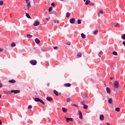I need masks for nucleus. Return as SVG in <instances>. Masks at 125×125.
Wrapping results in <instances>:
<instances>
[{"mask_svg":"<svg viewBox=\"0 0 125 125\" xmlns=\"http://www.w3.org/2000/svg\"><path fill=\"white\" fill-rule=\"evenodd\" d=\"M83 106V109H87L88 108V106L85 104H84Z\"/></svg>","mask_w":125,"mask_h":125,"instance_id":"obj_32","label":"nucleus"},{"mask_svg":"<svg viewBox=\"0 0 125 125\" xmlns=\"http://www.w3.org/2000/svg\"><path fill=\"white\" fill-rule=\"evenodd\" d=\"M77 56H78L79 57H82V53L81 52L78 53Z\"/></svg>","mask_w":125,"mask_h":125,"instance_id":"obj_30","label":"nucleus"},{"mask_svg":"<svg viewBox=\"0 0 125 125\" xmlns=\"http://www.w3.org/2000/svg\"><path fill=\"white\" fill-rule=\"evenodd\" d=\"M61 0L63 1V0Z\"/></svg>","mask_w":125,"mask_h":125,"instance_id":"obj_61","label":"nucleus"},{"mask_svg":"<svg viewBox=\"0 0 125 125\" xmlns=\"http://www.w3.org/2000/svg\"><path fill=\"white\" fill-rule=\"evenodd\" d=\"M105 86H107V85H106V83H104Z\"/></svg>","mask_w":125,"mask_h":125,"instance_id":"obj_56","label":"nucleus"},{"mask_svg":"<svg viewBox=\"0 0 125 125\" xmlns=\"http://www.w3.org/2000/svg\"><path fill=\"white\" fill-rule=\"evenodd\" d=\"M30 64H31V65L35 66V65H37V61L35 60H32L31 61H30Z\"/></svg>","mask_w":125,"mask_h":125,"instance_id":"obj_4","label":"nucleus"},{"mask_svg":"<svg viewBox=\"0 0 125 125\" xmlns=\"http://www.w3.org/2000/svg\"><path fill=\"white\" fill-rule=\"evenodd\" d=\"M6 92H7V93H8L9 94H11V93L9 91H7Z\"/></svg>","mask_w":125,"mask_h":125,"instance_id":"obj_46","label":"nucleus"},{"mask_svg":"<svg viewBox=\"0 0 125 125\" xmlns=\"http://www.w3.org/2000/svg\"><path fill=\"white\" fill-rule=\"evenodd\" d=\"M121 39L125 41V34L121 35Z\"/></svg>","mask_w":125,"mask_h":125,"instance_id":"obj_22","label":"nucleus"},{"mask_svg":"<svg viewBox=\"0 0 125 125\" xmlns=\"http://www.w3.org/2000/svg\"><path fill=\"white\" fill-rule=\"evenodd\" d=\"M62 112H63V113H67V108L62 107Z\"/></svg>","mask_w":125,"mask_h":125,"instance_id":"obj_18","label":"nucleus"},{"mask_svg":"<svg viewBox=\"0 0 125 125\" xmlns=\"http://www.w3.org/2000/svg\"><path fill=\"white\" fill-rule=\"evenodd\" d=\"M11 93H14L15 94L20 93V90H11Z\"/></svg>","mask_w":125,"mask_h":125,"instance_id":"obj_3","label":"nucleus"},{"mask_svg":"<svg viewBox=\"0 0 125 125\" xmlns=\"http://www.w3.org/2000/svg\"><path fill=\"white\" fill-rule=\"evenodd\" d=\"M114 27H116V28H120V23H116L114 25Z\"/></svg>","mask_w":125,"mask_h":125,"instance_id":"obj_21","label":"nucleus"},{"mask_svg":"<svg viewBox=\"0 0 125 125\" xmlns=\"http://www.w3.org/2000/svg\"><path fill=\"white\" fill-rule=\"evenodd\" d=\"M11 46H12V47H14L16 46V44H15L14 42H13L11 44Z\"/></svg>","mask_w":125,"mask_h":125,"instance_id":"obj_25","label":"nucleus"},{"mask_svg":"<svg viewBox=\"0 0 125 125\" xmlns=\"http://www.w3.org/2000/svg\"><path fill=\"white\" fill-rule=\"evenodd\" d=\"M48 11H49V12H51V11H52V7H49V8L48 9Z\"/></svg>","mask_w":125,"mask_h":125,"instance_id":"obj_36","label":"nucleus"},{"mask_svg":"<svg viewBox=\"0 0 125 125\" xmlns=\"http://www.w3.org/2000/svg\"><path fill=\"white\" fill-rule=\"evenodd\" d=\"M53 22L55 24H56V23L57 24H59V21L56 20H52V24H53Z\"/></svg>","mask_w":125,"mask_h":125,"instance_id":"obj_12","label":"nucleus"},{"mask_svg":"<svg viewBox=\"0 0 125 125\" xmlns=\"http://www.w3.org/2000/svg\"><path fill=\"white\" fill-rule=\"evenodd\" d=\"M114 87L115 88H119V82L118 81H115L114 83Z\"/></svg>","mask_w":125,"mask_h":125,"instance_id":"obj_5","label":"nucleus"},{"mask_svg":"<svg viewBox=\"0 0 125 125\" xmlns=\"http://www.w3.org/2000/svg\"><path fill=\"white\" fill-rule=\"evenodd\" d=\"M1 98V95H0V99Z\"/></svg>","mask_w":125,"mask_h":125,"instance_id":"obj_55","label":"nucleus"},{"mask_svg":"<svg viewBox=\"0 0 125 125\" xmlns=\"http://www.w3.org/2000/svg\"><path fill=\"white\" fill-rule=\"evenodd\" d=\"M34 100L36 102H40L41 103H42V104L43 105H44V102H43V101H42V100H41L40 98H33Z\"/></svg>","mask_w":125,"mask_h":125,"instance_id":"obj_1","label":"nucleus"},{"mask_svg":"<svg viewBox=\"0 0 125 125\" xmlns=\"http://www.w3.org/2000/svg\"><path fill=\"white\" fill-rule=\"evenodd\" d=\"M65 119H66V121L67 123H69V122H73L74 121L72 118L65 117Z\"/></svg>","mask_w":125,"mask_h":125,"instance_id":"obj_6","label":"nucleus"},{"mask_svg":"<svg viewBox=\"0 0 125 125\" xmlns=\"http://www.w3.org/2000/svg\"><path fill=\"white\" fill-rule=\"evenodd\" d=\"M108 102L109 104H112V103H113V99L112 98H110Z\"/></svg>","mask_w":125,"mask_h":125,"instance_id":"obj_20","label":"nucleus"},{"mask_svg":"<svg viewBox=\"0 0 125 125\" xmlns=\"http://www.w3.org/2000/svg\"><path fill=\"white\" fill-rule=\"evenodd\" d=\"M26 16L27 18H29V19H31V16H30V15H29L28 13H26Z\"/></svg>","mask_w":125,"mask_h":125,"instance_id":"obj_29","label":"nucleus"},{"mask_svg":"<svg viewBox=\"0 0 125 125\" xmlns=\"http://www.w3.org/2000/svg\"><path fill=\"white\" fill-rule=\"evenodd\" d=\"M53 93H54V94H55V95H56V96H59V93H58V92L56 91V90H54Z\"/></svg>","mask_w":125,"mask_h":125,"instance_id":"obj_13","label":"nucleus"},{"mask_svg":"<svg viewBox=\"0 0 125 125\" xmlns=\"http://www.w3.org/2000/svg\"><path fill=\"white\" fill-rule=\"evenodd\" d=\"M71 99H70V98L66 99V102L69 103V102H71Z\"/></svg>","mask_w":125,"mask_h":125,"instance_id":"obj_33","label":"nucleus"},{"mask_svg":"<svg viewBox=\"0 0 125 125\" xmlns=\"http://www.w3.org/2000/svg\"><path fill=\"white\" fill-rule=\"evenodd\" d=\"M104 13V12L103 10H101L98 13V17H100V14H103Z\"/></svg>","mask_w":125,"mask_h":125,"instance_id":"obj_8","label":"nucleus"},{"mask_svg":"<svg viewBox=\"0 0 125 125\" xmlns=\"http://www.w3.org/2000/svg\"><path fill=\"white\" fill-rule=\"evenodd\" d=\"M115 111H116V112H120L121 108L120 107H117L115 108Z\"/></svg>","mask_w":125,"mask_h":125,"instance_id":"obj_27","label":"nucleus"},{"mask_svg":"<svg viewBox=\"0 0 125 125\" xmlns=\"http://www.w3.org/2000/svg\"><path fill=\"white\" fill-rule=\"evenodd\" d=\"M109 84H112V83H109Z\"/></svg>","mask_w":125,"mask_h":125,"instance_id":"obj_58","label":"nucleus"},{"mask_svg":"<svg viewBox=\"0 0 125 125\" xmlns=\"http://www.w3.org/2000/svg\"><path fill=\"white\" fill-rule=\"evenodd\" d=\"M67 45H71V42H68L67 43Z\"/></svg>","mask_w":125,"mask_h":125,"instance_id":"obj_45","label":"nucleus"},{"mask_svg":"<svg viewBox=\"0 0 125 125\" xmlns=\"http://www.w3.org/2000/svg\"><path fill=\"white\" fill-rule=\"evenodd\" d=\"M46 100H47L48 101H52V98L49 97H47L46 98Z\"/></svg>","mask_w":125,"mask_h":125,"instance_id":"obj_24","label":"nucleus"},{"mask_svg":"<svg viewBox=\"0 0 125 125\" xmlns=\"http://www.w3.org/2000/svg\"><path fill=\"white\" fill-rule=\"evenodd\" d=\"M75 20H76L74 18H72V19H70L69 20L70 23H71V24H74V23H75Z\"/></svg>","mask_w":125,"mask_h":125,"instance_id":"obj_9","label":"nucleus"},{"mask_svg":"<svg viewBox=\"0 0 125 125\" xmlns=\"http://www.w3.org/2000/svg\"><path fill=\"white\" fill-rule=\"evenodd\" d=\"M47 85V86H49V83H48Z\"/></svg>","mask_w":125,"mask_h":125,"instance_id":"obj_53","label":"nucleus"},{"mask_svg":"<svg viewBox=\"0 0 125 125\" xmlns=\"http://www.w3.org/2000/svg\"><path fill=\"white\" fill-rule=\"evenodd\" d=\"M51 5H52V6H54V3H52Z\"/></svg>","mask_w":125,"mask_h":125,"instance_id":"obj_50","label":"nucleus"},{"mask_svg":"<svg viewBox=\"0 0 125 125\" xmlns=\"http://www.w3.org/2000/svg\"><path fill=\"white\" fill-rule=\"evenodd\" d=\"M73 106H74V107H78V105H77V104H73Z\"/></svg>","mask_w":125,"mask_h":125,"instance_id":"obj_48","label":"nucleus"},{"mask_svg":"<svg viewBox=\"0 0 125 125\" xmlns=\"http://www.w3.org/2000/svg\"><path fill=\"white\" fill-rule=\"evenodd\" d=\"M54 49H55V50H56L57 49H58V46H55L53 47Z\"/></svg>","mask_w":125,"mask_h":125,"instance_id":"obj_41","label":"nucleus"},{"mask_svg":"<svg viewBox=\"0 0 125 125\" xmlns=\"http://www.w3.org/2000/svg\"><path fill=\"white\" fill-rule=\"evenodd\" d=\"M79 119H81V120L83 119V113H82V111L79 110Z\"/></svg>","mask_w":125,"mask_h":125,"instance_id":"obj_7","label":"nucleus"},{"mask_svg":"<svg viewBox=\"0 0 125 125\" xmlns=\"http://www.w3.org/2000/svg\"><path fill=\"white\" fill-rule=\"evenodd\" d=\"M2 51H3V49H0V52H2Z\"/></svg>","mask_w":125,"mask_h":125,"instance_id":"obj_47","label":"nucleus"},{"mask_svg":"<svg viewBox=\"0 0 125 125\" xmlns=\"http://www.w3.org/2000/svg\"><path fill=\"white\" fill-rule=\"evenodd\" d=\"M85 0H83V1H85Z\"/></svg>","mask_w":125,"mask_h":125,"instance_id":"obj_59","label":"nucleus"},{"mask_svg":"<svg viewBox=\"0 0 125 125\" xmlns=\"http://www.w3.org/2000/svg\"><path fill=\"white\" fill-rule=\"evenodd\" d=\"M114 78L112 77H110V80H113Z\"/></svg>","mask_w":125,"mask_h":125,"instance_id":"obj_52","label":"nucleus"},{"mask_svg":"<svg viewBox=\"0 0 125 125\" xmlns=\"http://www.w3.org/2000/svg\"><path fill=\"white\" fill-rule=\"evenodd\" d=\"M99 57H101V55H100V53L98 54Z\"/></svg>","mask_w":125,"mask_h":125,"instance_id":"obj_51","label":"nucleus"},{"mask_svg":"<svg viewBox=\"0 0 125 125\" xmlns=\"http://www.w3.org/2000/svg\"><path fill=\"white\" fill-rule=\"evenodd\" d=\"M71 85V84L70 83H67L64 84V86H65V87H70Z\"/></svg>","mask_w":125,"mask_h":125,"instance_id":"obj_15","label":"nucleus"},{"mask_svg":"<svg viewBox=\"0 0 125 125\" xmlns=\"http://www.w3.org/2000/svg\"><path fill=\"white\" fill-rule=\"evenodd\" d=\"M2 125V122H1V121L0 120V125Z\"/></svg>","mask_w":125,"mask_h":125,"instance_id":"obj_49","label":"nucleus"},{"mask_svg":"<svg viewBox=\"0 0 125 125\" xmlns=\"http://www.w3.org/2000/svg\"><path fill=\"white\" fill-rule=\"evenodd\" d=\"M112 54L113 55H115V56H118V53L116 51H113L112 53Z\"/></svg>","mask_w":125,"mask_h":125,"instance_id":"obj_28","label":"nucleus"},{"mask_svg":"<svg viewBox=\"0 0 125 125\" xmlns=\"http://www.w3.org/2000/svg\"><path fill=\"white\" fill-rule=\"evenodd\" d=\"M100 120L101 121H104V115H101L100 116Z\"/></svg>","mask_w":125,"mask_h":125,"instance_id":"obj_17","label":"nucleus"},{"mask_svg":"<svg viewBox=\"0 0 125 125\" xmlns=\"http://www.w3.org/2000/svg\"><path fill=\"white\" fill-rule=\"evenodd\" d=\"M97 33H98V30H95V31L93 32L94 35H97Z\"/></svg>","mask_w":125,"mask_h":125,"instance_id":"obj_34","label":"nucleus"},{"mask_svg":"<svg viewBox=\"0 0 125 125\" xmlns=\"http://www.w3.org/2000/svg\"><path fill=\"white\" fill-rule=\"evenodd\" d=\"M35 42L36 43H37V44H39V43H40V42H41V41L40 40H39V39L36 38L35 39Z\"/></svg>","mask_w":125,"mask_h":125,"instance_id":"obj_14","label":"nucleus"},{"mask_svg":"<svg viewBox=\"0 0 125 125\" xmlns=\"http://www.w3.org/2000/svg\"><path fill=\"white\" fill-rule=\"evenodd\" d=\"M33 25L35 26H39V25H40V22H39V21H36L33 23Z\"/></svg>","mask_w":125,"mask_h":125,"instance_id":"obj_11","label":"nucleus"},{"mask_svg":"<svg viewBox=\"0 0 125 125\" xmlns=\"http://www.w3.org/2000/svg\"><path fill=\"white\" fill-rule=\"evenodd\" d=\"M45 65H46V66H48V65H49V63L47 62H45Z\"/></svg>","mask_w":125,"mask_h":125,"instance_id":"obj_42","label":"nucleus"},{"mask_svg":"<svg viewBox=\"0 0 125 125\" xmlns=\"http://www.w3.org/2000/svg\"><path fill=\"white\" fill-rule=\"evenodd\" d=\"M0 88L2 87V83H0Z\"/></svg>","mask_w":125,"mask_h":125,"instance_id":"obj_43","label":"nucleus"},{"mask_svg":"<svg viewBox=\"0 0 125 125\" xmlns=\"http://www.w3.org/2000/svg\"><path fill=\"white\" fill-rule=\"evenodd\" d=\"M86 101L85 100H83L81 102V104L82 105H83L86 104Z\"/></svg>","mask_w":125,"mask_h":125,"instance_id":"obj_23","label":"nucleus"},{"mask_svg":"<svg viewBox=\"0 0 125 125\" xmlns=\"http://www.w3.org/2000/svg\"><path fill=\"white\" fill-rule=\"evenodd\" d=\"M28 1H29V0H25L26 3L27 4V10H29L31 8V2Z\"/></svg>","mask_w":125,"mask_h":125,"instance_id":"obj_2","label":"nucleus"},{"mask_svg":"<svg viewBox=\"0 0 125 125\" xmlns=\"http://www.w3.org/2000/svg\"><path fill=\"white\" fill-rule=\"evenodd\" d=\"M71 15V14H70V13H67L66 15V17H69V16Z\"/></svg>","mask_w":125,"mask_h":125,"instance_id":"obj_37","label":"nucleus"},{"mask_svg":"<svg viewBox=\"0 0 125 125\" xmlns=\"http://www.w3.org/2000/svg\"><path fill=\"white\" fill-rule=\"evenodd\" d=\"M106 90L107 93H108V94H110V93H111V89L110 88L106 87Z\"/></svg>","mask_w":125,"mask_h":125,"instance_id":"obj_10","label":"nucleus"},{"mask_svg":"<svg viewBox=\"0 0 125 125\" xmlns=\"http://www.w3.org/2000/svg\"><path fill=\"white\" fill-rule=\"evenodd\" d=\"M27 37L28 39H31V38H33V36H32L30 34H27Z\"/></svg>","mask_w":125,"mask_h":125,"instance_id":"obj_31","label":"nucleus"},{"mask_svg":"<svg viewBox=\"0 0 125 125\" xmlns=\"http://www.w3.org/2000/svg\"><path fill=\"white\" fill-rule=\"evenodd\" d=\"M3 4V1L2 0L0 1V5H2Z\"/></svg>","mask_w":125,"mask_h":125,"instance_id":"obj_38","label":"nucleus"},{"mask_svg":"<svg viewBox=\"0 0 125 125\" xmlns=\"http://www.w3.org/2000/svg\"><path fill=\"white\" fill-rule=\"evenodd\" d=\"M89 3H90V0H87L85 2V5H87V4H89Z\"/></svg>","mask_w":125,"mask_h":125,"instance_id":"obj_26","label":"nucleus"},{"mask_svg":"<svg viewBox=\"0 0 125 125\" xmlns=\"http://www.w3.org/2000/svg\"><path fill=\"white\" fill-rule=\"evenodd\" d=\"M90 5H92V6H94V3L91 2L89 4Z\"/></svg>","mask_w":125,"mask_h":125,"instance_id":"obj_40","label":"nucleus"},{"mask_svg":"<svg viewBox=\"0 0 125 125\" xmlns=\"http://www.w3.org/2000/svg\"><path fill=\"white\" fill-rule=\"evenodd\" d=\"M47 20H49V19H46Z\"/></svg>","mask_w":125,"mask_h":125,"instance_id":"obj_57","label":"nucleus"},{"mask_svg":"<svg viewBox=\"0 0 125 125\" xmlns=\"http://www.w3.org/2000/svg\"><path fill=\"white\" fill-rule=\"evenodd\" d=\"M24 10H27V9H24Z\"/></svg>","mask_w":125,"mask_h":125,"instance_id":"obj_60","label":"nucleus"},{"mask_svg":"<svg viewBox=\"0 0 125 125\" xmlns=\"http://www.w3.org/2000/svg\"><path fill=\"white\" fill-rule=\"evenodd\" d=\"M32 108H33V106L32 105H29L28 106V109H32Z\"/></svg>","mask_w":125,"mask_h":125,"instance_id":"obj_39","label":"nucleus"},{"mask_svg":"<svg viewBox=\"0 0 125 125\" xmlns=\"http://www.w3.org/2000/svg\"><path fill=\"white\" fill-rule=\"evenodd\" d=\"M123 45L124 46H125V41H124L123 42Z\"/></svg>","mask_w":125,"mask_h":125,"instance_id":"obj_44","label":"nucleus"},{"mask_svg":"<svg viewBox=\"0 0 125 125\" xmlns=\"http://www.w3.org/2000/svg\"><path fill=\"white\" fill-rule=\"evenodd\" d=\"M78 24H82V21L81 20H78L77 21Z\"/></svg>","mask_w":125,"mask_h":125,"instance_id":"obj_35","label":"nucleus"},{"mask_svg":"<svg viewBox=\"0 0 125 125\" xmlns=\"http://www.w3.org/2000/svg\"><path fill=\"white\" fill-rule=\"evenodd\" d=\"M81 37L82 39H85L86 38V36H85V35H84L83 33L81 34Z\"/></svg>","mask_w":125,"mask_h":125,"instance_id":"obj_19","label":"nucleus"},{"mask_svg":"<svg viewBox=\"0 0 125 125\" xmlns=\"http://www.w3.org/2000/svg\"><path fill=\"white\" fill-rule=\"evenodd\" d=\"M106 125H110L109 123H106Z\"/></svg>","mask_w":125,"mask_h":125,"instance_id":"obj_54","label":"nucleus"},{"mask_svg":"<svg viewBox=\"0 0 125 125\" xmlns=\"http://www.w3.org/2000/svg\"><path fill=\"white\" fill-rule=\"evenodd\" d=\"M9 83H16V80L14 79H12L9 81Z\"/></svg>","mask_w":125,"mask_h":125,"instance_id":"obj_16","label":"nucleus"}]
</instances>
